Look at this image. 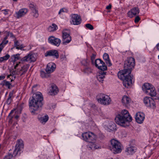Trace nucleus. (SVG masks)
<instances>
[{
	"label": "nucleus",
	"mask_w": 159,
	"mask_h": 159,
	"mask_svg": "<svg viewBox=\"0 0 159 159\" xmlns=\"http://www.w3.org/2000/svg\"><path fill=\"white\" fill-rule=\"evenodd\" d=\"M13 1H16L17 0H13Z\"/></svg>",
	"instance_id": "nucleus-61"
},
{
	"label": "nucleus",
	"mask_w": 159,
	"mask_h": 159,
	"mask_svg": "<svg viewBox=\"0 0 159 159\" xmlns=\"http://www.w3.org/2000/svg\"><path fill=\"white\" fill-rule=\"evenodd\" d=\"M130 101L131 100L128 97L125 96L123 97L122 100V102L124 105H126L128 104Z\"/></svg>",
	"instance_id": "nucleus-27"
},
{
	"label": "nucleus",
	"mask_w": 159,
	"mask_h": 159,
	"mask_svg": "<svg viewBox=\"0 0 159 159\" xmlns=\"http://www.w3.org/2000/svg\"><path fill=\"white\" fill-rule=\"evenodd\" d=\"M156 48L159 51V43L156 45Z\"/></svg>",
	"instance_id": "nucleus-55"
},
{
	"label": "nucleus",
	"mask_w": 159,
	"mask_h": 159,
	"mask_svg": "<svg viewBox=\"0 0 159 159\" xmlns=\"http://www.w3.org/2000/svg\"><path fill=\"white\" fill-rule=\"evenodd\" d=\"M132 120L128 111L125 109L118 114L115 118V121L117 124L124 127L127 126L128 122H130Z\"/></svg>",
	"instance_id": "nucleus-2"
},
{
	"label": "nucleus",
	"mask_w": 159,
	"mask_h": 159,
	"mask_svg": "<svg viewBox=\"0 0 159 159\" xmlns=\"http://www.w3.org/2000/svg\"><path fill=\"white\" fill-rule=\"evenodd\" d=\"M48 42L52 45L58 47L59 46L61 40L58 38H55L54 36H50L48 39Z\"/></svg>",
	"instance_id": "nucleus-11"
},
{
	"label": "nucleus",
	"mask_w": 159,
	"mask_h": 159,
	"mask_svg": "<svg viewBox=\"0 0 159 159\" xmlns=\"http://www.w3.org/2000/svg\"><path fill=\"white\" fill-rule=\"evenodd\" d=\"M7 33L8 34V35L9 36H10V37H14V35L13 34L11 33H10L9 32H7Z\"/></svg>",
	"instance_id": "nucleus-52"
},
{
	"label": "nucleus",
	"mask_w": 159,
	"mask_h": 159,
	"mask_svg": "<svg viewBox=\"0 0 159 159\" xmlns=\"http://www.w3.org/2000/svg\"><path fill=\"white\" fill-rule=\"evenodd\" d=\"M58 92L57 87L55 85L52 86L51 89H50V93L51 95H55Z\"/></svg>",
	"instance_id": "nucleus-23"
},
{
	"label": "nucleus",
	"mask_w": 159,
	"mask_h": 159,
	"mask_svg": "<svg viewBox=\"0 0 159 159\" xmlns=\"http://www.w3.org/2000/svg\"><path fill=\"white\" fill-rule=\"evenodd\" d=\"M57 29V26L55 24H53L48 28V30L49 32H53Z\"/></svg>",
	"instance_id": "nucleus-32"
},
{
	"label": "nucleus",
	"mask_w": 159,
	"mask_h": 159,
	"mask_svg": "<svg viewBox=\"0 0 159 159\" xmlns=\"http://www.w3.org/2000/svg\"><path fill=\"white\" fill-rule=\"evenodd\" d=\"M148 107H150L152 108H154L155 107V102L152 98L150 99V102H149Z\"/></svg>",
	"instance_id": "nucleus-37"
},
{
	"label": "nucleus",
	"mask_w": 159,
	"mask_h": 159,
	"mask_svg": "<svg viewBox=\"0 0 159 159\" xmlns=\"http://www.w3.org/2000/svg\"><path fill=\"white\" fill-rule=\"evenodd\" d=\"M151 96H155L156 95V92L155 88L153 86H152V87L150 89V90L148 91L146 93Z\"/></svg>",
	"instance_id": "nucleus-25"
},
{
	"label": "nucleus",
	"mask_w": 159,
	"mask_h": 159,
	"mask_svg": "<svg viewBox=\"0 0 159 159\" xmlns=\"http://www.w3.org/2000/svg\"><path fill=\"white\" fill-rule=\"evenodd\" d=\"M94 64L96 67L101 70H105L107 69V66L105 65V63L100 59H96Z\"/></svg>",
	"instance_id": "nucleus-9"
},
{
	"label": "nucleus",
	"mask_w": 159,
	"mask_h": 159,
	"mask_svg": "<svg viewBox=\"0 0 159 159\" xmlns=\"http://www.w3.org/2000/svg\"><path fill=\"white\" fill-rule=\"evenodd\" d=\"M33 12L34 13L33 16L35 18H37L39 16V14L38 10L36 9L33 11Z\"/></svg>",
	"instance_id": "nucleus-45"
},
{
	"label": "nucleus",
	"mask_w": 159,
	"mask_h": 159,
	"mask_svg": "<svg viewBox=\"0 0 159 159\" xmlns=\"http://www.w3.org/2000/svg\"><path fill=\"white\" fill-rule=\"evenodd\" d=\"M29 8L32 11H34L37 9L36 5L33 2L30 3L29 4Z\"/></svg>",
	"instance_id": "nucleus-36"
},
{
	"label": "nucleus",
	"mask_w": 159,
	"mask_h": 159,
	"mask_svg": "<svg viewBox=\"0 0 159 159\" xmlns=\"http://www.w3.org/2000/svg\"><path fill=\"white\" fill-rule=\"evenodd\" d=\"M13 112V111L12 110L8 116L7 120L10 124H11L13 121L12 119L13 118L14 115H12V114Z\"/></svg>",
	"instance_id": "nucleus-34"
},
{
	"label": "nucleus",
	"mask_w": 159,
	"mask_h": 159,
	"mask_svg": "<svg viewBox=\"0 0 159 159\" xmlns=\"http://www.w3.org/2000/svg\"><path fill=\"white\" fill-rule=\"evenodd\" d=\"M135 65V60L134 58L132 57L128 58L125 61L124 65V69L120 71L117 74L118 76L121 78L124 77V74L128 73V75L130 74L131 69L134 68Z\"/></svg>",
	"instance_id": "nucleus-3"
},
{
	"label": "nucleus",
	"mask_w": 159,
	"mask_h": 159,
	"mask_svg": "<svg viewBox=\"0 0 159 159\" xmlns=\"http://www.w3.org/2000/svg\"><path fill=\"white\" fill-rule=\"evenodd\" d=\"M0 85L2 86H5L7 87L8 89H10L12 87V85L9 82L6 81V80H4L0 84Z\"/></svg>",
	"instance_id": "nucleus-26"
},
{
	"label": "nucleus",
	"mask_w": 159,
	"mask_h": 159,
	"mask_svg": "<svg viewBox=\"0 0 159 159\" xmlns=\"http://www.w3.org/2000/svg\"><path fill=\"white\" fill-rule=\"evenodd\" d=\"M81 63L83 65L86 66H88L89 65V62L87 59L83 60L81 61Z\"/></svg>",
	"instance_id": "nucleus-42"
},
{
	"label": "nucleus",
	"mask_w": 159,
	"mask_h": 159,
	"mask_svg": "<svg viewBox=\"0 0 159 159\" xmlns=\"http://www.w3.org/2000/svg\"><path fill=\"white\" fill-rule=\"evenodd\" d=\"M14 47L17 49L21 50L24 47L22 44L20 45V42L17 40L14 41Z\"/></svg>",
	"instance_id": "nucleus-30"
},
{
	"label": "nucleus",
	"mask_w": 159,
	"mask_h": 159,
	"mask_svg": "<svg viewBox=\"0 0 159 159\" xmlns=\"http://www.w3.org/2000/svg\"><path fill=\"white\" fill-rule=\"evenodd\" d=\"M36 60V56L34 54L29 53L27 55L22 58L21 60V62L26 61L30 62H34Z\"/></svg>",
	"instance_id": "nucleus-10"
},
{
	"label": "nucleus",
	"mask_w": 159,
	"mask_h": 159,
	"mask_svg": "<svg viewBox=\"0 0 159 159\" xmlns=\"http://www.w3.org/2000/svg\"><path fill=\"white\" fill-rule=\"evenodd\" d=\"M158 91L159 92V88H158Z\"/></svg>",
	"instance_id": "nucleus-64"
},
{
	"label": "nucleus",
	"mask_w": 159,
	"mask_h": 159,
	"mask_svg": "<svg viewBox=\"0 0 159 159\" xmlns=\"http://www.w3.org/2000/svg\"><path fill=\"white\" fill-rule=\"evenodd\" d=\"M5 78V76H0V80H2L4 79Z\"/></svg>",
	"instance_id": "nucleus-54"
},
{
	"label": "nucleus",
	"mask_w": 159,
	"mask_h": 159,
	"mask_svg": "<svg viewBox=\"0 0 159 159\" xmlns=\"http://www.w3.org/2000/svg\"><path fill=\"white\" fill-rule=\"evenodd\" d=\"M36 86L35 85L32 88V92L33 93L36 90Z\"/></svg>",
	"instance_id": "nucleus-51"
},
{
	"label": "nucleus",
	"mask_w": 159,
	"mask_h": 159,
	"mask_svg": "<svg viewBox=\"0 0 159 159\" xmlns=\"http://www.w3.org/2000/svg\"><path fill=\"white\" fill-rule=\"evenodd\" d=\"M48 116L47 115L39 118V121L42 123H45L48 120Z\"/></svg>",
	"instance_id": "nucleus-28"
},
{
	"label": "nucleus",
	"mask_w": 159,
	"mask_h": 159,
	"mask_svg": "<svg viewBox=\"0 0 159 159\" xmlns=\"http://www.w3.org/2000/svg\"><path fill=\"white\" fill-rule=\"evenodd\" d=\"M13 81V80H11V81Z\"/></svg>",
	"instance_id": "nucleus-63"
},
{
	"label": "nucleus",
	"mask_w": 159,
	"mask_h": 159,
	"mask_svg": "<svg viewBox=\"0 0 159 159\" xmlns=\"http://www.w3.org/2000/svg\"><path fill=\"white\" fill-rule=\"evenodd\" d=\"M43 98L40 92H37L34 93L29 101L31 112L37 114L39 112L43 105Z\"/></svg>",
	"instance_id": "nucleus-1"
},
{
	"label": "nucleus",
	"mask_w": 159,
	"mask_h": 159,
	"mask_svg": "<svg viewBox=\"0 0 159 159\" xmlns=\"http://www.w3.org/2000/svg\"><path fill=\"white\" fill-rule=\"evenodd\" d=\"M103 58L108 66H110L112 65V63L109 58V56L107 53H104L103 56Z\"/></svg>",
	"instance_id": "nucleus-20"
},
{
	"label": "nucleus",
	"mask_w": 159,
	"mask_h": 159,
	"mask_svg": "<svg viewBox=\"0 0 159 159\" xmlns=\"http://www.w3.org/2000/svg\"><path fill=\"white\" fill-rule=\"evenodd\" d=\"M158 58L159 59V55L158 56Z\"/></svg>",
	"instance_id": "nucleus-62"
},
{
	"label": "nucleus",
	"mask_w": 159,
	"mask_h": 159,
	"mask_svg": "<svg viewBox=\"0 0 159 159\" xmlns=\"http://www.w3.org/2000/svg\"><path fill=\"white\" fill-rule=\"evenodd\" d=\"M19 54H17L15 55H13L11 56V58L14 61H16L17 60L19 59Z\"/></svg>",
	"instance_id": "nucleus-41"
},
{
	"label": "nucleus",
	"mask_w": 159,
	"mask_h": 159,
	"mask_svg": "<svg viewBox=\"0 0 159 159\" xmlns=\"http://www.w3.org/2000/svg\"><path fill=\"white\" fill-rule=\"evenodd\" d=\"M108 128L109 130L113 131L116 129V125L115 123L111 122L109 124Z\"/></svg>",
	"instance_id": "nucleus-31"
},
{
	"label": "nucleus",
	"mask_w": 159,
	"mask_h": 159,
	"mask_svg": "<svg viewBox=\"0 0 159 159\" xmlns=\"http://www.w3.org/2000/svg\"><path fill=\"white\" fill-rule=\"evenodd\" d=\"M104 70H101L97 76V78L99 82L102 83L104 80L105 75H106V73L104 71Z\"/></svg>",
	"instance_id": "nucleus-19"
},
{
	"label": "nucleus",
	"mask_w": 159,
	"mask_h": 159,
	"mask_svg": "<svg viewBox=\"0 0 159 159\" xmlns=\"http://www.w3.org/2000/svg\"><path fill=\"white\" fill-rule=\"evenodd\" d=\"M70 22L71 24L74 25H78L81 22V19L77 15L73 14L71 16Z\"/></svg>",
	"instance_id": "nucleus-12"
},
{
	"label": "nucleus",
	"mask_w": 159,
	"mask_h": 159,
	"mask_svg": "<svg viewBox=\"0 0 159 159\" xmlns=\"http://www.w3.org/2000/svg\"><path fill=\"white\" fill-rule=\"evenodd\" d=\"M82 137L84 140L89 143L95 140L97 138L96 136L94 133L90 132L83 133Z\"/></svg>",
	"instance_id": "nucleus-7"
},
{
	"label": "nucleus",
	"mask_w": 159,
	"mask_h": 159,
	"mask_svg": "<svg viewBox=\"0 0 159 159\" xmlns=\"http://www.w3.org/2000/svg\"><path fill=\"white\" fill-rule=\"evenodd\" d=\"M86 27L90 30H93V26L90 24H87L85 25Z\"/></svg>",
	"instance_id": "nucleus-46"
},
{
	"label": "nucleus",
	"mask_w": 159,
	"mask_h": 159,
	"mask_svg": "<svg viewBox=\"0 0 159 159\" xmlns=\"http://www.w3.org/2000/svg\"><path fill=\"white\" fill-rule=\"evenodd\" d=\"M140 20V18L138 16H136L135 18V19L134 20V22L135 23H137Z\"/></svg>",
	"instance_id": "nucleus-49"
},
{
	"label": "nucleus",
	"mask_w": 159,
	"mask_h": 159,
	"mask_svg": "<svg viewBox=\"0 0 159 159\" xmlns=\"http://www.w3.org/2000/svg\"><path fill=\"white\" fill-rule=\"evenodd\" d=\"M46 57L53 56L56 58H58L59 57L58 52L56 50H52L47 51L45 54Z\"/></svg>",
	"instance_id": "nucleus-13"
},
{
	"label": "nucleus",
	"mask_w": 159,
	"mask_h": 159,
	"mask_svg": "<svg viewBox=\"0 0 159 159\" xmlns=\"http://www.w3.org/2000/svg\"><path fill=\"white\" fill-rule=\"evenodd\" d=\"M16 74L19 75L18 72H16L15 70H13L12 72H11L10 75H9L7 76V77H9L10 76H12L14 77V79H15L16 78Z\"/></svg>",
	"instance_id": "nucleus-43"
},
{
	"label": "nucleus",
	"mask_w": 159,
	"mask_h": 159,
	"mask_svg": "<svg viewBox=\"0 0 159 159\" xmlns=\"http://www.w3.org/2000/svg\"><path fill=\"white\" fill-rule=\"evenodd\" d=\"M139 10L138 7H136L132 8L128 13V15L130 17H132L139 14Z\"/></svg>",
	"instance_id": "nucleus-14"
},
{
	"label": "nucleus",
	"mask_w": 159,
	"mask_h": 159,
	"mask_svg": "<svg viewBox=\"0 0 159 159\" xmlns=\"http://www.w3.org/2000/svg\"><path fill=\"white\" fill-rule=\"evenodd\" d=\"M136 148L134 146H129L126 148L125 152H128L129 154H133L136 151Z\"/></svg>",
	"instance_id": "nucleus-22"
},
{
	"label": "nucleus",
	"mask_w": 159,
	"mask_h": 159,
	"mask_svg": "<svg viewBox=\"0 0 159 159\" xmlns=\"http://www.w3.org/2000/svg\"><path fill=\"white\" fill-rule=\"evenodd\" d=\"M111 4H109L108 6H107L106 7V8L107 10H109L111 8Z\"/></svg>",
	"instance_id": "nucleus-53"
},
{
	"label": "nucleus",
	"mask_w": 159,
	"mask_h": 159,
	"mask_svg": "<svg viewBox=\"0 0 159 159\" xmlns=\"http://www.w3.org/2000/svg\"><path fill=\"white\" fill-rule=\"evenodd\" d=\"M64 9H65V8H61V9L59 11V12H58V14L59 15H60L61 14L62 12H64L65 11H64Z\"/></svg>",
	"instance_id": "nucleus-50"
},
{
	"label": "nucleus",
	"mask_w": 159,
	"mask_h": 159,
	"mask_svg": "<svg viewBox=\"0 0 159 159\" xmlns=\"http://www.w3.org/2000/svg\"><path fill=\"white\" fill-rule=\"evenodd\" d=\"M56 66L53 63H49L47 65L45 70L50 74L52 72L55 70Z\"/></svg>",
	"instance_id": "nucleus-18"
},
{
	"label": "nucleus",
	"mask_w": 159,
	"mask_h": 159,
	"mask_svg": "<svg viewBox=\"0 0 159 159\" xmlns=\"http://www.w3.org/2000/svg\"><path fill=\"white\" fill-rule=\"evenodd\" d=\"M12 96L13 93H10L8 95V98L6 102V104L9 105L11 103L12 101L11 97Z\"/></svg>",
	"instance_id": "nucleus-35"
},
{
	"label": "nucleus",
	"mask_w": 159,
	"mask_h": 159,
	"mask_svg": "<svg viewBox=\"0 0 159 159\" xmlns=\"http://www.w3.org/2000/svg\"><path fill=\"white\" fill-rule=\"evenodd\" d=\"M50 74L48 72H45L43 70L40 71V75L43 78H48L50 76Z\"/></svg>",
	"instance_id": "nucleus-33"
},
{
	"label": "nucleus",
	"mask_w": 159,
	"mask_h": 159,
	"mask_svg": "<svg viewBox=\"0 0 159 159\" xmlns=\"http://www.w3.org/2000/svg\"><path fill=\"white\" fill-rule=\"evenodd\" d=\"M13 155L11 153H8L5 156L3 159H11Z\"/></svg>",
	"instance_id": "nucleus-44"
},
{
	"label": "nucleus",
	"mask_w": 159,
	"mask_h": 159,
	"mask_svg": "<svg viewBox=\"0 0 159 159\" xmlns=\"http://www.w3.org/2000/svg\"><path fill=\"white\" fill-rule=\"evenodd\" d=\"M152 86V84L148 83H145L143 86V90L146 93L147 92H148V91L150 90V89Z\"/></svg>",
	"instance_id": "nucleus-24"
},
{
	"label": "nucleus",
	"mask_w": 159,
	"mask_h": 159,
	"mask_svg": "<svg viewBox=\"0 0 159 159\" xmlns=\"http://www.w3.org/2000/svg\"><path fill=\"white\" fill-rule=\"evenodd\" d=\"M124 77L120 78L118 76V78L123 80V85L126 88H128L131 84L134 82V79L133 75L130 74L128 75V73L124 74Z\"/></svg>",
	"instance_id": "nucleus-5"
},
{
	"label": "nucleus",
	"mask_w": 159,
	"mask_h": 159,
	"mask_svg": "<svg viewBox=\"0 0 159 159\" xmlns=\"http://www.w3.org/2000/svg\"><path fill=\"white\" fill-rule=\"evenodd\" d=\"M15 117L16 119H17L19 117V116L18 115H16V116H15Z\"/></svg>",
	"instance_id": "nucleus-60"
},
{
	"label": "nucleus",
	"mask_w": 159,
	"mask_h": 159,
	"mask_svg": "<svg viewBox=\"0 0 159 159\" xmlns=\"http://www.w3.org/2000/svg\"><path fill=\"white\" fill-rule=\"evenodd\" d=\"M4 14L7 15L8 14V13H7L8 11H7V10L5 9L4 10Z\"/></svg>",
	"instance_id": "nucleus-57"
},
{
	"label": "nucleus",
	"mask_w": 159,
	"mask_h": 159,
	"mask_svg": "<svg viewBox=\"0 0 159 159\" xmlns=\"http://www.w3.org/2000/svg\"><path fill=\"white\" fill-rule=\"evenodd\" d=\"M96 57V55L93 54L92 56L91 57V62L92 64H94L93 61L94 60Z\"/></svg>",
	"instance_id": "nucleus-48"
},
{
	"label": "nucleus",
	"mask_w": 159,
	"mask_h": 159,
	"mask_svg": "<svg viewBox=\"0 0 159 159\" xmlns=\"http://www.w3.org/2000/svg\"><path fill=\"white\" fill-rule=\"evenodd\" d=\"M144 118V115L143 113L138 112L136 114L135 120L139 124L143 123Z\"/></svg>",
	"instance_id": "nucleus-15"
},
{
	"label": "nucleus",
	"mask_w": 159,
	"mask_h": 159,
	"mask_svg": "<svg viewBox=\"0 0 159 159\" xmlns=\"http://www.w3.org/2000/svg\"><path fill=\"white\" fill-rule=\"evenodd\" d=\"M28 12V10L26 8H23L20 9L16 14V17L17 18H20L25 16Z\"/></svg>",
	"instance_id": "nucleus-17"
},
{
	"label": "nucleus",
	"mask_w": 159,
	"mask_h": 159,
	"mask_svg": "<svg viewBox=\"0 0 159 159\" xmlns=\"http://www.w3.org/2000/svg\"><path fill=\"white\" fill-rule=\"evenodd\" d=\"M97 100L98 102L104 105H109L111 101L108 96L103 94H101L99 95V98L98 97Z\"/></svg>",
	"instance_id": "nucleus-6"
},
{
	"label": "nucleus",
	"mask_w": 159,
	"mask_h": 159,
	"mask_svg": "<svg viewBox=\"0 0 159 159\" xmlns=\"http://www.w3.org/2000/svg\"><path fill=\"white\" fill-rule=\"evenodd\" d=\"M8 42V40H3L0 45L2 46H3V47H4L5 46L7 43Z\"/></svg>",
	"instance_id": "nucleus-47"
},
{
	"label": "nucleus",
	"mask_w": 159,
	"mask_h": 159,
	"mask_svg": "<svg viewBox=\"0 0 159 159\" xmlns=\"http://www.w3.org/2000/svg\"><path fill=\"white\" fill-rule=\"evenodd\" d=\"M8 34L7 35V36H6L4 38V39L3 40H6L7 39V38H8Z\"/></svg>",
	"instance_id": "nucleus-59"
},
{
	"label": "nucleus",
	"mask_w": 159,
	"mask_h": 159,
	"mask_svg": "<svg viewBox=\"0 0 159 159\" xmlns=\"http://www.w3.org/2000/svg\"><path fill=\"white\" fill-rule=\"evenodd\" d=\"M29 67V65L27 64L21 67V70L18 72L19 74H20V76H22L23 75L25 74L28 70Z\"/></svg>",
	"instance_id": "nucleus-21"
},
{
	"label": "nucleus",
	"mask_w": 159,
	"mask_h": 159,
	"mask_svg": "<svg viewBox=\"0 0 159 159\" xmlns=\"http://www.w3.org/2000/svg\"><path fill=\"white\" fill-rule=\"evenodd\" d=\"M10 57V56L8 54H7L5 56L0 57V62H2L4 61H6Z\"/></svg>",
	"instance_id": "nucleus-38"
},
{
	"label": "nucleus",
	"mask_w": 159,
	"mask_h": 159,
	"mask_svg": "<svg viewBox=\"0 0 159 159\" xmlns=\"http://www.w3.org/2000/svg\"><path fill=\"white\" fill-rule=\"evenodd\" d=\"M91 69L89 67H85L84 69V72L85 73L89 74L92 72Z\"/></svg>",
	"instance_id": "nucleus-39"
},
{
	"label": "nucleus",
	"mask_w": 159,
	"mask_h": 159,
	"mask_svg": "<svg viewBox=\"0 0 159 159\" xmlns=\"http://www.w3.org/2000/svg\"><path fill=\"white\" fill-rule=\"evenodd\" d=\"M150 99H151V98L148 97H145L143 99L144 103L147 106H148L149 102H150Z\"/></svg>",
	"instance_id": "nucleus-40"
},
{
	"label": "nucleus",
	"mask_w": 159,
	"mask_h": 159,
	"mask_svg": "<svg viewBox=\"0 0 159 159\" xmlns=\"http://www.w3.org/2000/svg\"><path fill=\"white\" fill-rule=\"evenodd\" d=\"M110 143L111 150L114 153L116 154L121 152L122 148L120 142L117 140L112 139L111 140Z\"/></svg>",
	"instance_id": "nucleus-4"
},
{
	"label": "nucleus",
	"mask_w": 159,
	"mask_h": 159,
	"mask_svg": "<svg viewBox=\"0 0 159 159\" xmlns=\"http://www.w3.org/2000/svg\"><path fill=\"white\" fill-rule=\"evenodd\" d=\"M19 63H17L16 65L14 66V69H16V68L17 67V66H18L19 65Z\"/></svg>",
	"instance_id": "nucleus-58"
},
{
	"label": "nucleus",
	"mask_w": 159,
	"mask_h": 159,
	"mask_svg": "<svg viewBox=\"0 0 159 159\" xmlns=\"http://www.w3.org/2000/svg\"><path fill=\"white\" fill-rule=\"evenodd\" d=\"M62 43L63 45H66L69 43L71 40V37L70 35L69 30H64L62 31Z\"/></svg>",
	"instance_id": "nucleus-8"
},
{
	"label": "nucleus",
	"mask_w": 159,
	"mask_h": 159,
	"mask_svg": "<svg viewBox=\"0 0 159 159\" xmlns=\"http://www.w3.org/2000/svg\"><path fill=\"white\" fill-rule=\"evenodd\" d=\"M90 143L91 144L89 146V148L91 150H94L101 148V147L99 145L93 143L92 142Z\"/></svg>",
	"instance_id": "nucleus-29"
},
{
	"label": "nucleus",
	"mask_w": 159,
	"mask_h": 159,
	"mask_svg": "<svg viewBox=\"0 0 159 159\" xmlns=\"http://www.w3.org/2000/svg\"><path fill=\"white\" fill-rule=\"evenodd\" d=\"M3 48L4 47H3V46H2L1 45H0V53H1V52L2 51V50L3 49Z\"/></svg>",
	"instance_id": "nucleus-56"
},
{
	"label": "nucleus",
	"mask_w": 159,
	"mask_h": 159,
	"mask_svg": "<svg viewBox=\"0 0 159 159\" xmlns=\"http://www.w3.org/2000/svg\"><path fill=\"white\" fill-rule=\"evenodd\" d=\"M23 147V145L22 142L19 141L16 145V148L13 152V155L14 156H16L18 154V152L21 150Z\"/></svg>",
	"instance_id": "nucleus-16"
}]
</instances>
